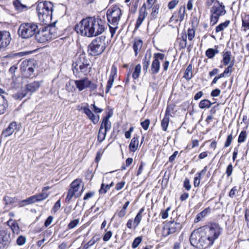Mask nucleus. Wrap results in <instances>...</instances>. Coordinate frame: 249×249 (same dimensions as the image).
Segmentation results:
<instances>
[{
    "label": "nucleus",
    "instance_id": "nucleus-1",
    "mask_svg": "<svg viewBox=\"0 0 249 249\" xmlns=\"http://www.w3.org/2000/svg\"><path fill=\"white\" fill-rule=\"evenodd\" d=\"M221 229L218 224H211L194 231L190 237L191 245L198 249H207L212 246L219 236Z\"/></svg>",
    "mask_w": 249,
    "mask_h": 249
},
{
    "label": "nucleus",
    "instance_id": "nucleus-2",
    "mask_svg": "<svg viewBox=\"0 0 249 249\" xmlns=\"http://www.w3.org/2000/svg\"><path fill=\"white\" fill-rule=\"evenodd\" d=\"M90 60L85 53L80 54L75 59L72 64V71L75 75L80 76L86 75L89 71Z\"/></svg>",
    "mask_w": 249,
    "mask_h": 249
},
{
    "label": "nucleus",
    "instance_id": "nucleus-3",
    "mask_svg": "<svg viewBox=\"0 0 249 249\" xmlns=\"http://www.w3.org/2000/svg\"><path fill=\"white\" fill-rule=\"evenodd\" d=\"M53 5L51 2H40L36 7V11L40 22L44 24H50L52 18Z\"/></svg>",
    "mask_w": 249,
    "mask_h": 249
},
{
    "label": "nucleus",
    "instance_id": "nucleus-4",
    "mask_svg": "<svg viewBox=\"0 0 249 249\" xmlns=\"http://www.w3.org/2000/svg\"><path fill=\"white\" fill-rule=\"evenodd\" d=\"M56 22L55 21L52 24H49L47 27H45L41 31L38 30V32L35 36L36 39L38 42H45L57 37L59 35L55 27Z\"/></svg>",
    "mask_w": 249,
    "mask_h": 249
},
{
    "label": "nucleus",
    "instance_id": "nucleus-5",
    "mask_svg": "<svg viewBox=\"0 0 249 249\" xmlns=\"http://www.w3.org/2000/svg\"><path fill=\"white\" fill-rule=\"evenodd\" d=\"M122 15L121 10L118 7H114L107 12V19L112 37L118 28L119 22Z\"/></svg>",
    "mask_w": 249,
    "mask_h": 249
},
{
    "label": "nucleus",
    "instance_id": "nucleus-6",
    "mask_svg": "<svg viewBox=\"0 0 249 249\" xmlns=\"http://www.w3.org/2000/svg\"><path fill=\"white\" fill-rule=\"evenodd\" d=\"M93 17H89L83 19L79 24L75 27L77 33L88 36H94L93 33Z\"/></svg>",
    "mask_w": 249,
    "mask_h": 249
},
{
    "label": "nucleus",
    "instance_id": "nucleus-7",
    "mask_svg": "<svg viewBox=\"0 0 249 249\" xmlns=\"http://www.w3.org/2000/svg\"><path fill=\"white\" fill-rule=\"evenodd\" d=\"M105 39V36H101L94 39L89 46V54L91 56L102 54L106 48Z\"/></svg>",
    "mask_w": 249,
    "mask_h": 249
},
{
    "label": "nucleus",
    "instance_id": "nucleus-8",
    "mask_svg": "<svg viewBox=\"0 0 249 249\" xmlns=\"http://www.w3.org/2000/svg\"><path fill=\"white\" fill-rule=\"evenodd\" d=\"M38 32V26L36 23L27 22L20 24L18 30V34L23 38H29L36 35Z\"/></svg>",
    "mask_w": 249,
    "mask_h": 249
},
{
    "label": "nucleus",
    "instance_id": "nucleus-9",
    "mask_svg": "<svg viewBox=\"0 0 249 249\" xmlns=\"http://www.w3.org/2000/svg\"><path fill=\"white\" fill-rule=\"evenodd\" d=\"M109 116L103 119L98 135V141L103 142L106 138L107 132L111 129V123L109 121Z\"/></svg>",
    "mask_w": 249,
    "mask_h": 249
},
{
    "label": "nucleus",
    "instance_id": "nucleus-10",
    "mask_svg": "<svg viewBox=\"0 0 249 249\" xmlns=\"http://www.w3.org/2000/svg\"><path fill=\"white\" fill-rule=\"evenodd\" d=\"M34 64L32 61L25 60L20 65V70L23 75L28 77L34 75Z\"/></svg>",
    "mask_w": 249,
    "mask_h": 249
},
{
    "label": "nucleus",
    "instance_id": "nucleus-11",
    "mask_svg": "<svg viewBox=\"0 0 249 249\" xmlns=\"http://www.w3.org/2000/svg\"><path fill=\"white\" fill-rule=\"evenodd\" d=\"M93 33L94 36L102 34L105 30L106 21L101 18L93 17Z\"/></svg>",
    "mask_w": 249,
    "mask_h": 249
},
{
    "label": "nucleus",
    "instance_id": "nucleus-12",
    "mask_svg": "<svg viewBox=\"0 0 249 249\" xmlns=\"http://www.w3.org/2000/svg\"><path fill=\"white\" fill-rule=\"evenodd\" d=\"M11 41L10 33L6 31H0V50H4Z\"/></svg>",
    "mask_w": 249,
    "mask_h": 249
},
{
    "label": "nucleus",
    "instance_id": "nucleus-13",
    "mask_svg": "<svg viewBox=\"0 0 249 249\" xmlns=\"http://www.w3.org/2000/svg\"><path fill=\"white\" fill-rule=\"evenodd\" d=\"M11 241L12 238L9 233L5 231H0V241L2 244L3 249L10 245Z\"/></svg>",
    "mask_w": 249,
    "mask_h": 249
},
{
    "label": "nucleus",
    "instance_id": "nucleus-14",
    "mask_svg": "<svg viewBox=\"0 0 249 249\" xmlns=\"http://www.w3.org/2000/svg\"><path fill=\"white\" fill-rule=\"evenodd\" d=\"M80 109L83 111L84 113L88 116V118L91 120L94 124H96L98 122L99 120V115L95 116L89 108L88 104H86V106H82Z\"/></svg>",
    "mask_w": 249,
    "mask_h": 249
},
{
    "label": "nucleus",
    "instance_id": "nucleus-15",
    "mask_svg": "<svg viewBox=\"0 0 249 249\" xmlns=\"http://www.w3.org/2000/svg\"><path fill=\"white\" fill-rule=\"evenodd\" d=\"M185 13V7L184 6L179 7L178 12L173 14L170 18V21H175L176 23L181 22L184 19Z\"/></svg>",
    "mask_w": 249,
    "mask_h": 249
},
{
    "label": "nucleus",
    "instance_id": "nucleus-16",
    "mask_svg": "<svg viewBox=\"0 0 249 249\" xmlns=\"http://www.w3.org/2000/svg\"><path fill=\"white\" fill-rule=\"evenodd\" d=\"M17 129V124L16 122H12L2 132L0 137L1 139L4 137H8L11 136L14 131Z\"/></svg>",
    "mask_w": 249,
    "mask_h": 249
},
{
    "label": "nucleus",
    "instance_id": "nucleus-17",
    "mask_svg": "<svg viewBox=\"0 0 249 249\" xmlns=\"http://www.w3.org/2000/svg\"><path fill=\"white\" fill-rule=\"evenodd\" d=\"M117 72V69L114 65H112L111 72L109 78L107 83V85L106 89V93H108L112 87L113 83L114 81V77L116 76Z\"/></svg>",
    "mask_w": 249,
    "mask_h": 249
},
{
    "label": "nucleus",
    "instance_id": "nucleus-18",
    "mask_svg": "<svg viewBox=\"0 0 249 249\" xmlns=\"http://www.w3.org/2000/svg\"><path fill=\"white\" fill-rule=\"evenodd\" d=\"M211 14L216 15L218 17L224 15L226 13V10H225V6L222 5L218 2L216 4L212 7L211 9Z\"/></svg>",
    "mask_w": 249,
    "mask_h": 249
},
{
    "label": "nucleus",
    "instance_id": "nucleus-19",
    "mask_svg": "<svg viewBox=\"0 0 249 249\" xmlns=\"http://www.w3.org/2000/svg\"><path fill=\"white\" fill-rule=\"evenodd\" d=\"M76 88L79 91H82L85 89L88 88V85L89 83V80L87 78H84L80 80H76L75 81Z\"/></svg>",
    "mask_w": 249,
    "mask_h": 249
},
{
    "label": "nucleus",
    "instance_id": "nucleus-20",
    "mask_svg": "<svg viewBox=\"0 0 249 249\" xmlns=\"http://www.w3.org/2000/svg\"><path fill=\"white\" fill-rule=\"evenodd\" d=\"M166 225L169 230V232L172 233L175 232L181 228V225L179 223L174 221H169Z\"/></svg>",
    "mask_w": 249,
    "mask_h": 249
},
{
    "label": "nucleus",
    "instance_id": "nucleus-21",
    "mask_svg": "<svg viewBox=\"0 0 249 249\" xmlns=\"http://www.w3.org/2000/svg\"><path fill=\"white\" fill-rule=\"evenodd\" d=\"M160 69V63L157 59H154L152 62L149 72L151 74H156L158 73Z\"/></svg>",
    "mask_w": 249,
    "mask_h": 249
},
{
    "label": "nucleus",
    "instance_id": "nucleus-22",
    "mask_svg": "<svg viewBox=\"0 0 249 249\" xmlns=\"http://www.w3.org/2000/svg\"><path fill=\"white\" fill-rule=\"evenodd\" d=\"M38 201H39L36 195H35L20 201L19 205L20 207H23L26 205L33 204Z\"/></svg>",
    "mask_w": 249,
    "mask_h": 249
},
{
    "label": "nucleus",
    "instance_id": "nucleus-23",
    "mask_svg": "<svg viewBox=\"0 0 249 249\" xmlns=\"http://www.w3.org/2000/svg\"><path fill=\"white\" fill-rule=\"evenodd\" d=\"M151 58V54L146 53L142 60V68L144 73H146L149 68V64Z\"/></svg>",
    "mask_w": 249,
    "mask_h": 249
},
{
    "label": "nucleus",
    "instance_id": "nucleus-24",
    "mask_svg": "<svg viewBox=\"0 0 249 249\" xmlns=\"http://www.w3.org/2000/svg\"><path fill=\"white\" fill-rule=\"evenodd\" d=\"M146 15V13L145 12V9H144L143 11H142V8L139 12V15L138 17V18L137 20L136 25H135V29H138L141 25L142 24V21H143L144 19L145 18Z\"/></svg>",
    "mask_w": 249,
    "mask_h": 249
},
{
    "label": "nucleus",
    "instance_id": "nucleus-25",
    "mask_svg": "<svg viewBox=\"0 0 249 249\" xmlns=\"http://www.w3.org/2000/svg\"><path fill=\"white\" fill-rule=\"evenodd\" d=\"M40 83L38 81H34L30 83L26 86V89L28 91L34 92L36 91L40 87Z\"/></svg>",
    "mask_w": 249,
    "mask_h": 249
},
{
    "label": "nucleus",
    "instance_id": "nucleus-26",
    "mask_svg": "<svg viewBox=\"0 0 249 249\" xmlns=\"http://www.w3.org/2000/svg\"><path fill=\"white\" fill-rule=\"evenodd\" d=\"M8 107V103L5 97L0 94V115L5 112Z\"/></svg>",
    "mask_w": 249,
    "mask_h": 249
},
{
    "label": "nucleus",
    "instance_id": "nucleus-27",
    "mask_svg": "<svg viewBox=\"0 0 249 249\" xmlns=\"http://www.w3.org/2000/svg\"><path fill=\"white\" fill-rule=\"evenodd\" d=\"M80 195L78 193V191L70 188L68 191L67 196L65 199V201L66 202H69L73 196L78 197Z\"/></svg>",
    "mask_w": 249,
    "mask_h": 249
},
{
    "label": "nucleus",
    "instance_id": "nucleus-28",
    "mask_svg": "<svg viewBox=\"0 0 249 249\" xmlns=\"http://www.w3.org/2000/svg\"><path fill=\"white\" fill-rule=\"evenodd\" d=\"M231 52L230 51L223 52L222 53V62L224 65H228L230 64L231 60Z\"/></svg>",
    "mask_w": 249,
    "mask_h": 249
},
{
    "label": "nucleus",
    "instance_id": "nucleus-29",
    "mask_svg": "<svg viewBox=\"0 0 249 249\" xmlns=\"http://www.w3.org/2000/svg\"><path fill=\"white\" fill-rule=\"evenodd\" d=\"M139 143V137H134L131 140V142L129 144V149L130 151L135 152L137 149Z\"/></svg>",
    "mask_w": 249,
    "mask_h": 249
},
{
    "label": "nucleus",
    "instance_id": "nucleus-30",
    "mask_svg": "<svg viewBox=\"0 0 249 249\" xmlns=\"http://www.w3.org/2000/svg\"><path fill=\"white\" fill-rule=\"evenodd\" d=\"M209 211V208H206L201 212L198 213L195 219V223H197L200 220H201L203 217H205L207 215Z\"/></svg>",
    "mask_w": 249,
    "mask_h": 249
},
{
    "label": "nucleus",
    "instance_id": "nucleus-31",
    "mask_svg": "<svg viewBox=\"0 0 249 249\" xmlns=\"http://www.w3.org/2000/svg\"><path fill=\"white\" fill-rule=\"evenodd\" d=\"M213 104V103H211L209 100L204 99L199 102V107L201 109L209 108Z\"/></svg>",
    "mask_w": 249,
    "mask_h": 249
},
{
    "label": "nucleus",
    "instance_id": "nucleus-32",
    "mask_svg": "<svg viewBox=\"0 0 249 249\" xmlns=\"http://www.w3.org/2000/svg\"><path fill=\"white\" fill-rule=\"evenodd\" d=\"M142 46V42L141 39L135 40L134 45L133 49L135 52V55L136 56L139 51L141 50Z\"/></svg>",
    "mask_w": 249,
    "mask_h": 249
},
{
    "label": "nucleus",
    "instance_id": "nucleus-33",
    "mask_svg": "<svg viewBox=\"0 0 249 249\" xmlns=\"http://www.w3.org/2000/svg\"><path fill=\"white\" fill-rule=\"evenodd\" d=\"M183 77L187 80H189L192 77V66L189 64L184 72Z\"/></svg>",
    "mask_w": 249,
    "mask_h": 249
},
{
    "label": "nucleus",
    "instance_id": "nucleus-34",
    "mask_svg": "<svg viewBox=\"0 0 249 249\" xmlns=\"http://www.w3.org/2000/svg\"><path fill=\"white\" fill-rule=\"evenodd\" d=\"M144 208L143 207L141 209L139 213L136 215V217L134 218V223L136 224V227L138 226L140 224L142 218V213L144 212Z\"/></svg>",
    "mask_w": 249,
    "mask_h": 249
},
{
    "label": "nucleus",
    "instance_id": "nucleus-35",
    "mask_svg": "<svg viewBox=\"0 0 249 249\" xmlns=\"http://www.w3.org/2000/svg\"><path fill=\"white\" fill-rule=\"evenodd\" d=\"M219 52L218 50L217 49H214L213 48L208 49L205 53L206 55L209 58H213L216 54L218 53Z\"/></svg>",
    "mask_w": 249,
    "mask_h": 249
},
{
    "label": "nucleus",
    "instance_id": "nucleus-36",
    "mask_svg": "<svg viewBox=\"0 0 249 249\" xmlns=\"http://www.w3.org/2000/svg\"><path fill=\"white\" fill-rule=\"evenodd\" d=\"M141 65L140 64H137L134 69V71L132 74V77L134 79H137L139 78L141 72Z\"/></svg>",
    "mask_w": 249,
    "mask_h": 249
},
{
    "label": "nucleus",
    "instance_id": "nucleus-37",
    "mask_svg": "<svg viewBox=\"0 0 249 249\" xmlns=\"http://www.w3.org/2000/svg\"><path fill=\"white\" fill-rule=\"evenodd\" d=\"M230 22V20H226L224 22L220 23L219 25L216 27L215 32L216 33H218L223 31L225 28H227L229 26Z\"/></svg>",
    "mask_w": 249,
    "mask_h": 249
},
{
    "label": "nucleus",
    "instance_id": "nucleus-38",
    "mask_svg": "<svg viewBox=\"0 0 249 249\" xmlns=\"http://www.w3.org/2000/svg\"><path fill=\"white\" fill-rule=\"evenodd\" d=\"M169 123V117L164 116V117L161 121V126L163 131H166L167 129Z\"/></svg>",
    "mask_w": 249,
    "mask_h": 249
},
{
    "label": "nucleus",
    "instance_id": "nucleus-39",
    "mask_svg": "<svg viewBox=\"0 0 249 249\" xmlns=\"http://www.w3.org/2000/svg\"><path fill=\"white\" fill-rule=\"evenodd\" d=\"M81 182L82 181L80 179H75L71 183V188L74 190H76L77 191H78Z\"/></svg>",
    "mask_w": 249,
    "mask_h": 249
},
{
    "label": "nucleus",
    "instance_id": "nucleus-40",
    "mask_svg": "<svg viewBox=\"0 0 249 249\" xmlns=\"http://www.w3.org/2000/svg\"><path fill=\"white\" fill-rule=\"evenodd\" d=\"M159 6L158 4L154 5L152 8V12L151 14V19H155L159 13Z\"/></svg>",
    "mask_w": 249,
    "mask_h": 249
},
{
    "label": "nucleus",
    "instance_id": "nucleus-41",
    "mask_svg": "<svg viewBox=\"0 0 249 249\" xmlns=\"http://www.w3.org/2000/svg\"><path fill=\"white\" fill-rule=\"evenodd\" d=\"M49 195V194L42 191L39 194H36L37 199L39 201H41L47 198Z\"/></svg>",
    "mask_w": 249,
    "mask_h": 249
},
{
    "label": "nucleus",
    "instance_id": "nucleus-42",
    "mask_svg": "<svg viewBox=\"0 0 249 249\" xmlns=\"http://www.w3.org/2000/svg\"><path fill=\"white\" fill-rule=\"evenodd\" d=\"M180 49H184L187 45V35L185 33L182 36V39L179 43Z\"/></svg>",
    "mask_w": 249,
    "mask_h": 249
},
{
    "label": "nucleus",
    "instance_id": "nucleus-43",
    "mask_svg": "<svg viewBox=\"0 0 249 249\" xmlns=\"http://www.w3.org/2000/svg\"><path fill=\"white\" fill-rule=\"evenodd\" d=\"M98 240V238L93 237L87 244L83 246L82 249H88L89 247L93 245Z\"/></svg>",
    "mask_w": 249,
    "mask_h": 249
},
{
    "label": "nucleus",
    "instance_id": "nucleus-44",
    "mask_svg": "<svg viewBox=\"0 0 249 249\" xmlns=\"http://www.w3.org/2000/svg\"><path fill=\"white\" fill-rule=\"evenodd\" d=\"M175 106L173 105H168L166 108L165 116L169 117L173 112Z\"/></svg>",
    "mask_w": 249,
    "mask_h": 249
},
{
    "label": "nucleus",
    "instance_id": "nucleus-45",
    "mask_svg": "<svg viewBox=\"0 0 249 249\" xmlns=\"http://www.w3.org/2000/svg\"><path fill=\"white\" fill-rule=\"evenodd\" d=\"M247 137V132L245 131H242L239 134L238 139V142L239 143H242L245 142Z\"/></svg>",
    "mask_w": 249,
    "mask_h": 249
},
{
    "label": "nucleus",
    "instance_id": "nucleus-46",
    "mask_svg": "<svg viewBox=\"0 0 249 249\" xmlns=\"http://www.w3.org/2000/svg\"><path fill=\"white\" fill-rule=\"evenodd\" d=\"M242 26L249 29V15H246L242 18Z\"/></svg>",
    "mask_w": 249,
    "mask_h": 249
},
{
    "label": "nucleus",
    "instance_id": "nucleus-47",
    "mask_svg": "<svg viewBox=\"0 0 249 249\" xmlns=\"http://www.w3.org/2000/svg\"><path fill=\"white\" fill-rule=\"evenodd\" d=\"M110 189L109 186H108V184L105 185L104 183H102L101 184V188L99 190V192L100 194H106L108 190Z\"/></svg>",
    "mask_w": 249,
    "mask_h": 249
},
{
    "label": "nucleus",
    "instance_id": "nucleus-48",
    "mask_svg": "<svg viewBox=\"0 0 249 249\" xmlns=\"http://www.w3.org/2000/svg\"><path fill=\"white\" fill-rule=\"evenodd\" d=\"M195 36V31L193 28H189L187 31V36L189 40H192Z\"/></svg>",
    "mask_w": 249,
    "mask_h": 249
},
{
    "label": "nucleus",
    "instance_id": "nucleus-49",
    "mask_svg": "<svg viewBox=\"0 0 249 249\" xmlns=\"http://www.w3.org/2000/svg\"><path fill=\"white\" fill-rule=\"evenodd\" d=\"M126 213V210L122 208L120 210H117V211L115 213L114 217L117 215L120 218L123 217L125 215Z\"/></svg>",
    "mask_w": 249,
    "mask_h": 249
},
{
    "label": "nucleus",
    "instance_id": "nucleus-50",
    "mask_svg": "<svg viewBox=\"0 0 249 249\" xmlns=\"http://www.w3.org/2000/svg\"><path fill=\"white\" fill-rule=\"evenodd\" d=\"M3 200L6 205H9L15 202V198L11 197L8 196H5Z\"/></svg>",
    "mask_w": 249,
    "mask_h": 249
},
{
    "label": "nucleus",
    "instance_id": "nucleus-51",
    "mask_svg": "<svg viewBox=\"0 0 249 249\" xmlns=\"http://www.w3.org/2000/svg\"><path fill=\"white\" fill-rule=\"evenodd\" d=\"M79 223V220L78 219H74L71 221L68 224V227L69 229H72L76 227Z\"/></svg>",
    "mask_w": 249,
    "mask_h": 249
},
{
    "label": "nucleus",
    "instance_id": "nucleus-52",
    "mask_svg": "<svg viewBox=\"0 0 249 249\" xmlns=\"http://www.w3.org/2000/svg\"><path fill=\"white\" fill-rule=\"evenodd\" d=\"M142 238L141 237H137L136 238L132 244V247L133 249H136L141 243Z\"/></svg>",
    "mask_w": 249,
    "mask_h": 249
},
{
    "label": "nucleus",
    "instance_id": "nucleus-53",
    "mask_svg": "<svg viewBox=\"0 0 249 249\" xmlns=\"http://www.w3.org/2000/svg\"><path fill=\"white\" fill-rule=\"evenodd\" d=\"M26 241V237L24 236L20 235L18 238L17 240V243L19 246H22L25 243Z\"/></svg>",
    "mask_w": 249,
    "mask_h": 249
},
{
    "label": "nucleus",
    "instance_id": "nucleus-54",
    "mask_svg": "<svg viewBox=\"0 0 249 249\" xmlns=\"http://www.w3.org/2000/svg\"><path fill=\"white\" fill-rule=\"evenodd\" d=\"M11 228L14 233L18 234L19 233V228L17 223H13L11 226Z\"/></svg>",
    "mask_w": 249,
    "mask_h": 249
},
{
    "label": "nucleus",
    "instance_id": "nucleus-55",
    "mask_svg": "<svg viewBox=\"0 0 249 249\" xmlns=\"http://www.w3.org/2000/svg\"><path fill=\"white\" fill-rule=\"evenodd\" d=\"M178 0H173L168 3V7L170 10L174 9L178 3Z\"/></svg>",
    "mask_w": 249,
    "mask_h": 249
},
{
    "label": "nucleus",
    "instance_id": "nucleus-56",
    "mask_svg": "<svg viewBox=\"0 0 249 249\" xmlns=\"http://www.w3.org/2000/svg\"><path fill=\"white\" fill-rule=\"evenodd\" d=\"M150 120L149 119H146L144 121L141 122V124L142 127L145 130H147L150 124Z\"/></svg>",
    "mask_w": 249,
    "mask_h": 249
},
{
    "label": "nucleus",
    "instance_id": "nucleus-57",
    "mask_svg": "<svg viewBox=\"0 0 249 249\" xmlns=\"http://www.w3.org/2000/svg\"><path fill=\"white\" fill-rule=\"evenodd\" d=\"M233 171V166L232 165L231 163L228 165L226 170V174L227 175V177H230Z\"/></svg>",
    "mask_w": 249,
    "mask_h": 249
},
{
    "label": "nucleus",
    "instance_id": "nucleus-58",
    "mask_svg": "<svg viewBox=\"0 0 249 249\" xmlns=\"http://www.w3.org/2000/svg\"><path fill=\"white\" fill-rule=\"evenodd\" d=\"M219 17L212 14L211 16V23L213 26L215 25L218 21Z\"/></svg>",
    "mask_w": 249,
    "mask_h": 249
},
{
    "label": "nucleus",
    "instance_id": "nucleus-59",
    "mask_svg": "<svg viewBox=\"0 0 249 249\" xmlns=\"http://www.w3.org/2000/svg\"><path fill=\"white\" fill-rule=\"evenodd\" d=\"M232 139H233V137H232V135L231 134L228 135V136L227 138L226 141L225 143L224 146L225 147H229L230 145V144L232 141Z\"/></svg>",
    "mask_w": 249,
    "mask_h": 249
},
{
    "label": "nucleus",
    "instance_id": "nucleus-60",
    "mask_svg": "<svg viewBox=\"0 0 249 249\" xmlns=\"http://www.w3.org/2000/svg\"><path fill=\"white\" fill-rule=\"evenodd\" d=\"M183 187L187 190L189 191L191 189V185L190 183L189 180L188 178H185L184 183Z\"/></svg>",
    "mask_w": 249,
    "mask_h": 249
},
{
    "label": "nucleus",
    "instance_id": "nucleus-61",
    "mask_svg": "<svg viewBox=\"0 0 249 249\" xmlns=\"http://www.w3.org/2000/svg\"><path fill=\"white\" fill-rule=\"evenodd\" d=\"M165 55L163 53H156L154 54V59H157L158 60L159 59L161 60H163L164 59Z\"/></svg>",
    "mask_w": 249,
    "mask_h": 249
},
{
    "label": "nucleus",
    "instance_id": "nucleus-62",
    "mask_svg": "<svg viewBox=\"0 0 249 249\" xmlns=\"http://www.w3.org/2000/svg\"><path fill=\"white\" fill-rule=\"evenodd\" d=\"M112 235V233L111 231L107 232L103 237V240L106 242L108 241L111 237Z\"/></svg>",
    "mask_w": 249,
    "mask_h": 249
},
{
    "label": "nucleus",
    "instance_id": "nucleus-63",
    "mask_svg": "<svg viewBox=\"0 0 249 249\" xmlns=\"http://www.w3.org/2000/svg\"><path fill=\"white\" fill-rule=\"evenodd\" d=\"M237 192V189L236 186L233 187L230 191L229 194V196L233 198L235 194Z\"/></svg>",
    "mask_w": 249,
    "mask_h": 249
},
{
    "label": "nucleus",
    "instance_id": "nucleus-64",
    "mask_svg": "<svg viewBox=\"0 0 249 249\" xmlns=\"http://www.w3.org/2000/svg\"><path fill=\"white\" fill-rule=\"evenodd\" d=\"M220 90L218 89H216L211 92V95L213 97H217L220 95Z\"/></svg>",
    "mask_w": 249,
    "mask_h": 249
}]
</instances>
